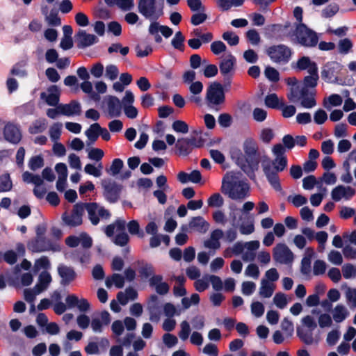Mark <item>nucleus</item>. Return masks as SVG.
I'll list each match as a JSON object with an SVG mask.
<instances>
[{"mask_svg":"<svg viewBox=\"0 0 356 356\" xmlns=\"http://www.w3.org/2000/svg\"><path fill=\"white\" fill-rule=\"evenodd\" d=\"M202 64L205 65L203 74L205 77L211 78L215 76L218 73V67L213 64H209L207 60H203Z\"/></svg>","mask_w":356,"mask_h":356,"instance_id":"6e6d98bb","label":"nucleus"},{"mask_svg":"<svg viewBox=\"0 0 356 356\" xmlns=\"http://www.w3.org/2000/svg\"><path fill=\"white\" fill-rule=\"evenodd\" d=\"M254 207V203L251 201L243 203L241 209H238L235 204L229 207L230 222L232 226H237L243 235H249L254 232V219L250 215Z\"/></svg>","mask_w":356,"mask_h":356,"instance_id":"f03ea898","label":"nucleus"},{"mask_svg":"<svg viewBox=\"0 0 356 356\" xmlns=\"http://www.w3.org/2000/svg\"><path fill=\"white\" fill-rule=\"evenodd\" d=\"M244 273L246 277L257 280L259 277L260 272L259 267L256 264H251L246 267Z\"/></svg>","mask_w":356,"mask_h":356,"instance_id":"e2e57ef3","label":"nucleus"},{"mask_svg":"<svg viewBox=\"0 0 356 356\" xmlns=\"http://www.w3.org/2000/svg\"><path fill=\"white\" fill-rule=\"evenodd\" d=\"M76 39L79 47L91 46L98 42V38L93 34H90L84 30H79L76 35Z\"/></svg>","mask_w":356,"mask_h":356,"instance_id":"412c9836","label":"nucleus"},{"mask_svg":"<svg viewBox=\"0 0 356 356\" xmlns=\"http://www.w3.org/2000/svg\"><path fill=\"white\" fill-rule=\"evenodd\" d=\"M152 51V45L145 42L139 43L136 47V56L138 57L147 56Z\"/></svg>","mask_w":356,"mask_h":356,"instance_id":"79ce46f5","label":"nucleus"},{"mask_svg":"<svg viewBox=\"0 0 356 356\" xmlns=\"http://www.w3.org/2000/svg\"><path fill=\"white\" fill-rule=\"evenodd\" d=\"M273 303L279 309H284L288 304L286 296L282 293H277L273 298Z\"/></svg>","mask_w":356,"mask_h":356,"instance_id":"13d9d810","label":"nucleus"},{"mask_svg":"<svg viewBox=\"0 0 356 356\" xmlns=\"http://www.w3.org/2000/svg\"><path fill=\"white\" fill-rule=\"evenodd\" d=\"M274 260L280 264L291 266L294 259V254L284 243L277 244L273 250Z\"/></svg>","mask_w":356,"mask_h":356,"instance_id":"9b49d317","label":"nucleus"},{"mask_svg":"<svg viewBox=\"0 0 356 356\" xmlns=\"http://www.w3.org/2000/svg\"><path fill=\"white\" fill-rule=\"evenodd\" d=\"M341 273L346 280L356 278V265L350 263L345 264L341 267Z\"/></svg>","mask_w":356,"mask_h":356,"instance_id":"4c0bfd02","label":"nucleus"},{"mask_svg":"<svg viewBox=\"0 0 356 356\" xmlns=\"http://www.w3.org/2000/svg\"><path fill=\"white\" fill-rule=\"evenodd\" d=\"M266 54L275 63L286 64L291 59V49L284 44L273 45L266 49Z\"/></svg>","mask_w":356,"mask_h":356,"instance_id":"1a4fd4ad","label":"nucleus"},{"mask_svg":"<svg viewBox=\"0 0 356 356\" xmlns=\"http://www.w3.org/2000/svg\"><path fill=\"white\" fill-rule=\"evenodd\" d=\"M355 194V190L350 186L338 185L331 191L332 199L335 202L349 200Z\"/></svg>","mask_w":356,"mask_h":356,"instance_id":"2eb2a0df","label":"nucleus"},{"mask_svg":"<svg viewBox=\"0 0 356 356\" xmlns=\"http://www.w3.org/2000/svg\"><path fill=\"white\" fill-rule=\"evenodd\" d=\"M149 285L154 288L156 293L161 295L166 294L169 291V285L163 281V277L159 275H154L149 280Z\"/></svg>","mask_w":356,"mask_h":356,"instance_id":"5701e85b","label":"nucleus"},{"mask_svg":"<svg viewBox=\"0 0 356 356\" xmlns=\"http://www.w3.org/2000/svg\"><path fill=\"white\" fill-rule=\"evenodd\" d=\"M107 113L110 118L119 117L122 113V102L115 96L106 98Z\"/></svg>","mask_w":356,"mask_h":356,"instance_id":"6ab92c4d","label":"nucleus"},{"mask_svg":"<svg viewBox=\"0 0 356 356\" xmlns=\"http://www.w3.org/2000/svg\"><path fill=\"white\" fill-rule=\"evenodd\" d=\"M298 43L305 47H314L318 43L316 33L304 24H299L292 35Z\"/></svg>","mask_w":356,"mask_h":356,"instance_id":"6e6552de","label":"nucleus"},{"mask_svg":"<svg viewBox=\"0 0 356 356\" xmlns=\"http://www.w3.org/2000/svg\"><path fill=\"white\" fill-rule=\"evenodd\" d=\"M51 276L47 271L42 272L39 277L35 287L38 290V293H42L45 291L51 282Z\"/></svg>","mask_w":356,"mask_h":356,"instance_id":"c756f323","label":"nucleus"},{"mask_svg":"<svg viewBox=\"0 0 356 356\" xmlns=\"http://www.w3.org/2000/svg\"><path fill=\"white\" fill-rule=\"evenodd\" d=\"M59 275L62 278V284H67L75 278V273L74 270L70 267L60 265L58 268Z\"/></svg>","mask_w":356,"mask_h":356,"instance_id":"cd10ccee","label":"nucleus"},{"mask_svg":"<svg viewBox=\"0 0 356 356\" xmlns=\"http://www.w3.org/2000/svg\"><path fill=\"white\" fill-rule=\"evenodd\" d=\"M208 206L213 208H220L224 204V199L222 195L216 193L211 195L207 200Z\"/></svg>","mask_w":356,"mask_h":356,"instance_id":"49530a36","label":"nucleus"},{"mask_svg":"<svg viewBox=\"0 0 356 356\" xmlns=\"http://www.w3.org/2000/svg\"><path fill=\"white\" fill-rule=\"evenodd\" d=\"M300 323L301 326L297 327V334L300 339L307 345L316 343L313 337V331L317 327L314 318L311 315L305 316Z\"/></svg>","mask_w":356,"mask_h":356,"instance_id":"39448f33","label":"nucleus"},{"mask_svg":"<svg viewBox=\"0 0 356 356\" xmlns=\"http://www.w3.org/2000/svg\"><path fill=\"white\" fill-rule=\"evenodd\" d=\"M236 59L231 54H227L220 63V71L223 74L230 73L234 68Z\"/></svg>","mask_w":356,"mask_h":356,"instance_id":"bb28decb","label":"nucleus"},{"mask_svg":"<svg viewBox=\"0 0 356 356\" xmlns=\"http://www.w3.org/2000/svg\"><path fill=\"white\" fill-rule=\"evenodd\" d=\"M107 288H111L113 285L118 289H121L124 285V278L122 275L115 273L111 277H107L105 281Z\"/></svg>","mask_w":356,"mask_h":356,"instance_id":"473e14b6","label":"nucleus"},{"mask_svg":"<svg viewBox=\"0 0 356 356\" xmlns=\"http://www.w3.org/2000/svg\"><path fill=\"white\" fill-rule=\"evenodd\" d=\"M318 78V71L309 74V75L304 78L303 87L302 88H305L306 92L308 88H314L317 86Z\"/></svg>","mask_w":356,"mask_h":356,"instance_id":"e433bc0d","label":"nucleus"},{"mask_svg":"<svg viewBox=\"0 0 356 356\" xmlns=\"http://www.w3.org/2000/svg\"><path fill=\"white\" fill-rule=\"evenodd\" d=\"M104 156V152L99 148H92L88 154V157L89 159L99 162Z\"/></svg>","mask_w":356,"mask_h":356,"instance_id":"774afa93","label":"nucleus"},{"mask_svg":"<svg viewBox=\"0 0 356 356\" xmlns=\"http://www.w3.org/2000/svg\"><path fill=\"white\" fill-rule=\"evenodd\" d=\"M191 334V326L187 321H183L180 323V330L178 333L179 337L183 341H186Z\"/></svg>","mask_w":356,"mask_h":356,"instance_id":"603ef678","label":"nucleus"},{"mask_svg":"<svg viewBox=\"0 0 356 356\" xmlns=\"http://www.w3.org/2000/svg\"><path fill=\"white\" fill-rule=\"evenodd\" d=\"M60 95V89L57 86L53 85L49 86L45 92H41L40 97L49 106H55L58 104Z\"/></svg>","mask_w":356,"mask_h":356,"instance_id":"f3484780","label":"nucleus"},{"mask_svg":"<svg viewBox=\"0 0 356 356\" xmlns=\"http://www.w3.org/2000/svg\"><path fill=\"white\" fill-rule=\"evenodd\" d=\"M164 314L169 318H172L174 316H179L181 314V311L177 309L175 306L171 303H166L163 306Z\"/></svg>","mask_w":356,"mask_h":356,"instance_id":"69168bd1","label":"nucleus"},{"mask_svg":"<svg viewBox=\"0 0 356 356\" xmlns=\"http://www.w3.org/2000/svg\"><path fill=\"white\" fill-rule=\"evenodd\" d=\"M60 114L66 116L79 115L81 112V106L79 102L72 101L69 104H59Z\"/></svg>","mask_w":356,"mask_h":356,"instance_id":"4be33fe9","label":"nucleus"},{"mask_svg":"<svg viewBox=\"0 0 356 356\" xmlns=\"http://www.w3.org/2000/svg\"><path fill=\"white\" fill-rule=\"evenodd\" d=\"M80 88H81V90L84 93L88 94L90 97V98H92V99H95V100H99V97L95 92H93V90H92L93 86H92V83L90 81H88V80L83 81L80 84Z\"/></svg>","mask_w":356,"mask_h":356,"instance_id":"09e8293b","label":"nucleus"},{"mask_svg":"<svg viewBox=\"0 0 356 356\" xmlns=\"http://www.w3.org/2000/svg\"><path fill=\"white\" fill-rule=\"evenodd\" d=\"M206 99L209 106H214L225 102V94L222 85L214 82L210 85L207 91Z\"/></svg>","mask_w":356,"mask_h":356,"instance_id":"f8f14e48","label":"nucleus"},{"mask_svg":"<svg viewBox=\"0 0 356 356\" xmlns=\"http://www.w3.org/2000/svg\"><path fill=\"white\" fill-rule=\"evenodd\" d=\"M124 166V163L120 159H115L113 160L109 168H106V172L111 176L117 175Z\"/></svg>","mask_w":356,"mask_h":356,"instance_id":"37998d69","label":"nucleus"},{"mask_svg":"<svg viewBox=\"0 0 356 356\" xmlns=\"http://www.w3.org/2000/svg\"><path fill=\"white\" fill-rule=\"evenodd\" d=\"M332 317L336 323H341L349 316L347 307L343 304H337L332 310Z\"/></svg>","mask_w":356,"mask_h":356,"instance_id":"a878e982","label":"nucleus"},{"mask_svg":"<svg viewBox=\"0 0 356 356\" xmlns=\"http://www.w3.org/2000/svg\"><path fill=\"white\" fill-rule=\"evenodd\" d=\"M84 213L83 203L76 204L70 213L65 212L62 216L64 223L70 227L79 226L82 223Z\"/></svg>","mask_w":356,"mask_h":356,"instance_id":"ddd939ff","label":"nucleus"},{"mask_svg":"<svg viewBox=\"0 0 356 356\" xmlns=\"http://www.w3.org/2000/svg\"><path fill=\"white\" fill-rule=\"evenodd\" d=\"M245 0H218V4L222 10H227L232 6H241Z\"/></svg>","mask_w":356,"mask_h":356,"instance_id":"3c124183","label":"nucleus"},{"mask_svg":"<svg viewBox=\"0 0 356 356\" xmlns=\"http://www.w3.org/2000/svg\"><path fill=\"white\" fill-rule=\"evenodd\" d=\"M103 165L100 162L97 166L92 163H88L84 167V172L95 177H99L102 175Z\"/></svg>","mask_w":356,"mask_h":356,"instance_id":"a19ab883","label":"nucleus"},{"mask_svg":"<svg viewBox=\"0 0 356 356\" xmlns=\"http://www.w3.org/2000/svg\"><path fill=\"white\" fill-rule=\"evenodd\" d=\"M63 124L60 122L54 123L49 128V134L53 142L58 141L61 135Z\"/></svg>","mask_w":356,"mask_h":356,"instance_id":"a18cd8bd","label":"nucleus"},{"mask_svg":"<svg viewBox=\"0 0 356 356\" xmlns=\"http://www.w3.org/2000/svg\"><path fill=\"white\" fill-rule=\"evenodd\" d=\"M3 136L10 143L17 144L22 139V134L18 126L8 123L3 129Z\"/></svg>","mask_w":356,"mask_h":356,"instance_id":"a211bd4d","label":"nucleus"},{"mask_svg":"<svg viewBox=\"0 0 356 356\" xmlns=\"http://www.w3.org/2000/svg\"><path fill=\"white\" fill-rule=\"evenodd\" d=\"M200 302V296L197 293H193L190 298L185 297L181 300L184 309H188L192 305H196Z\"/></svg>","mask_w":356,"mask_h":356,"instance_id":"4d7b16f0","label":"nucleus"},{"mask_svg":"<svg viewBox=\"0 0 356 356\" xmlns=\"http://www.w3.org/2000/svg\"><path fill=\"white\" fill-rule=\"evenodd\" d=\"M288 83L291 85V92L288 95V98L293 102H296V99L298 97V93L300 90L299 87L296 86L297 80L295 78H290L288 80Z\"/></svg>","mask_w":356,"mask_h":356,"instance_id":"052dcab7","label":"nucleus"},{"mask_svg":"<svg viewBox=\"0 0 356 356\" xmlns=\"http://www.w3.org/2000/svg\"><path fill=\"white\" fill-rule=\"evenodd\" d=\"M13 186V181L8 172H4L0 175V193L9 192Z\"/></svg>","mask_w":356,"mask_h":356,"instance_id":"72a5a7b5","label":"nucleus"},{"mask_svg":"<svg viewBox=\"0 0 356 356\" xmlns=\"http://www.w3.org/2000/svg\"><path fill=\"white\" fill-rule=\"evenodd\" d=\"M191 140L188 138L179 139L176 145L181 155L186 156L191 152Z\"/></svg>","mask_w":356,"mask_h":356,"instance_id":"8fccbe9b","label":"nucleus"},{"mask_svg":"<svg viewBox=\"0 0 356 356\" xmlns=\"http://www.w3.org/2000/svg\"><path fill=\"white\" fill-rule=\"evenodd\" d=\"M172 128L177 133L186 134L188 132V124L182 120H175L172 124Z\"/></svg>","mask_w":356,"mask_h":356,"instance_id":"338daca9","label":"nucleus"},{"mask_svg":"<svg viewBox=\"0 0 356 356\" xmlns=\"http://www.w3.org/2000/svg\"><path fill=\"white\" fill-rule=\"evenodd\" d=\"M342 102L343 99L339 95L332 94L324 99L323 106L326 109L330 110L332 106H339Z\"/></svg>","mask_w":356,"mask_h":356,"instance_id":"f704fd0d","label":"nucleus"},{"mask_svg":"<svg viewBox=\"0 0 356 356\" xmlns=\"http://www.w3.org/2000/svg\"><path fill=\"white\" fill-rule=\"evenodd\" d=\"M83 205L84 211H87L89 220L94 225H97L100 219H108L110 217L109 211L97 203H83Z\"/></svg>","mask_w":356,"mask_h":356,"instance_id":"9d476101","label":"nucleus"},{"mask_svg":"<svg viewBox=\"0 0 356 356\" xmlns=\"http://www.w3.org/2000/svg\"><path fill=\"white\" fill-rule=\"evenodd\" d=\"M282 103V100H280L274 93L267 95L265 98V104L269 108L279 109Z\"/></svg>","mask_w":356,"mask_h":356,"instance_id":"de8ad7c7","label":"nucleus"},{"mask_svg":"<svg viewBox=\"0 0 356 356\" xmlns=\"http://www.w3.org/2000/svg\"><path fill=\"white\" fill-rule=\"evenodd\" d=\"M275 289V284L264 279L261 281L259 288V296L262 298H268L272 296Z\"/></svg>","mask_w":356,"mask_h":356,"instance_id":"7c9ffc66","label":"nucleus"},{"mask_svg":"<svg viewBox=\"0 0 356 356\" xmlns=\"http://www.w3.org/2000/svg\"><path fill=\"white\" fill-rule=\"evenodd\" d=\"M27 248L32 252H42L51 250L55 252L60 250L58 244L43 237L42 232L39 229L37 230V236L27 243Z\"/></svg>","mask_w":356,"mask_h":356,"instance_id":"20e7f679","label":"nucleus"},{"mask_svg":"<svg viewBox=\"0 0 356 356\" xmlns=\"http://www.w3.org/2000/svg\"><path fill=\"white\" fill-rule=\"evenodd\" d=\"M222 38L231 46H236L239 42L238 36L232 31H226L223 33Z\"/></svg>","mask_w":356,"mask_h":356,"instance_id":"680f3d73","label":"nucleus"},{"mask_svg":"<svg viewBox=\"0 0 356 356\" xmlns=\"http://www.w3.org/2000/svg\"><path fill=\"white\" fill-rule=\"evenodd\" d=\"M300 99V104L305 108H312L316 104L314 94L310 93L307 95V92L305 91V88H301L298 93V97L296 99V102Z\"/></svg>","mask_w":356,"mask_h":356,"instance_id":"b1692460","label":"nucleus"},{"mask_svg":"<svg viewBox=\"0 0 356 356\" xmlns=\"http://www.w3.org/2000/svg\"><path fill=\"white\" fill-rule=\"evenodd\" d=\"M296 67L299 70H305L308 74L318 72V67L315 62L307 56H302L296 63Z\"/></svg>","mask_w":356,"mask_h":356,"instance_id":"393cba45","label":"nucleus"},{"mask_svg":"<svg viewBox=\"0 0 356 356\" xmlns=\"http://www.w3.org/2000/svg\"><path fill=\"white\" fill-rule=\"evenodd\" d=\"M220 190L234 200H243L250 195V186L239 172H227L222 178Z\"/></svg>","mask_w":356,"mask_h":356,"instance_id":"7ed1b4c3","label":"nucleus"},{"mask_svg":"<svg viewBox=\"0 0 356 356\" xmlns=\"http://www.w3.org/2000/svg\"><path fill=\"white\" fill-rule=\"evenodd\" d=\"M189 227L199 232L205 233L209 227V225L201 216L194 217L189 222Z\"/></svg>","mask_w":356,"mask_h":356,"instance_id":"c85d7f7f","label":"nucleus"},{"mask_svg":"<svg viewBox=\"0 0 356 356\" xmlns=\"http://www.w3.org/2000/svg\"><path fill=\"white\" fill-rule=\"evenodd\" d=\"M102 185L106 199L110 202H115L119 199L121 186L111 179H103Z\"/></svg>","mask_w":356,"mask_h":356,"instance_id":"4468645a","label":"nucleus"},{"mask_svg":"<svg viewBox=\"0 0 356 356\" xmlns=\"http://www.w3.org/2000/svg\"><path fill=\"white\" fill-rule=\"evenodd\" d=\"M243 150L248 156H253L257 154L258 147L257 142L252 138H247L243 143Z\"/></svg>","mask_w":356,"mask_h":356,"instance_id":"c9c22d12","label":"nucleus"},{"mask_svg":"<svg viewBox=\"0 0 356 356\" xmlns=\"http://www.w3.org/2000/svg\"><path fill=\"white\" fill-rule=\"evenodd\" d=\"M275 159L271 160L268 156H264L261 160V167L264 173L270 184L277 191H282L278 172H282L287 166L288 161L285 155V149L280 143L275 144L272 147Z\"/></svg>","mask_w":356,"mask_h":356,"instance_id":"f257e3e1","label":"nucleus"},{"mask_svg":"<svg viewBox=\"0 0 356 356\" xmlns=\"http://www.w3.org/2000/svg\"><path fill=\"white\" fill-rule=\"evenodd\" d=\"M47 123L45 119H39L34 121L29 127V132L31 134H37L43 132L47 129Z\"/></svg>","mask_w":356,"mask_h":356,"instance_id":"ea45409f","label":"nucleus"},{"mask_svg":"<svg viewBox=\"0 0 356 356\" xmlns=\"http://www.w3.org/2000/svg\"><path fill=\"white\" fill-rule=\"evenodd\" d=\"M346 302L350 309L356 308V289L347 287L345 291Z\"/></svg>","mask_w":356,"mask_h":356,"instance_id":"c03bdc74","label":"nucleus"},{"mask_svg":"<svg viewBox=\"0 0 356 356\" xmlns=\"http://www.w3.org/2000/svg\"><path fill=\"white\" fill-rule=\"evenodd\" d=\"M328 261L334 265L339 266L343 263L342 254L337 250H332L327 256Z\"/></svg>","mask_w":356,"mask_h":356,"instance_id":"0e129e2a","label":"nucleus"},{"mask_svg":"<svg viewBox=\"0 0 356 356\" xmlns=\"http://www.w3.org/2000/svg\"><path fill=\"white\" fill-rule=\"evenodd\" d=\"M127 227L130 234L137 235L140 238L144 236V233L140 230V225L137 220H131L127 223Z\"/></svg>","mask_w":356,"mask_h":356,"instance_id":"864d4df0","label":"nucleus"},{"mask_svg":"<svg viewBox=\"0 0 356 356\" xmlns=\"http://www.w3.org/2000/svg\"><path fill=\"white\" fill-rule=\"evenodd\" d=\"M100 125L94 123L85 131V135L91 143H94L99 136Z\"/></svg>","mask_w":356,"mask_h":356,"instance_id":"58836bf2","label":"nucleus"},{"mask_svg":"<svg viewBox=\"0 0 356 356\" xmlns=\"http://www.w3.org/2000/svg\"><path fill=\"white\" fill-rule=\"evenodd\" d=\"M209 286V275L203 276L202 278L197 280L194 283L195 289L199 292L205 291Z\"/></svg>","mask_w":356,"mask_h":356,"instance_id":"bf43d9fd","label":"nucleus"},{"mask_svg":"<svg viewBox=\"0 0 356 356\" xmlns=\"http://www.w3.org/2000/svg\"><path fill=\"white\" fill-rule=\"evenodd\" d=\"M126 221L123 219L117 220L113 224L108 225L105 229V233L108 237L112 236L115 233L116 234L113 238L115 244L124 246L129 240V235L125 232Z\"/></svg>","mask_w":356,"mask_h":356,"instance_id":"0eeeda50","label":"nucleus"},{"mask_svg":"<svg viewBox=\"0 0 356 356\" xmlns=\"http://www.w3.org/2000/svg\"><path fill=\"white\" fill-rule=\"evenodd\" d=\"M203 90V84L197 81L191 83L189 90L193 95L190 97V100L196 104H200L202 101L200 97L198 96Z\"/></svg>","mask_w":356,"mask_h":356,"instance_id":"2f4dec72","label":"nucleus"},{"mask_svg":"<svg viewBox=\"0 0 356 356\" xmlns=\"http://www.w3.org/2000/svg\"><path fill=\"white\" fill-rule=\"evenodd\" d=\"M332 317L326 313L321 314L318 317V324L322 329L330 327L332 325Z\"/></svg>","mask_w":356,"mask_h":356,"instance_id":"5fc2aeb1","label":"nucleus"},{"mask_svg":"<svg viewBox=\"0 0 356 356\" xmlns=\"http://www.w3.org/2000/svg\"><path fill=\"white\" fill-rule=\"evenodd\" d=\"M340 70V65L336 62L327 63L323 68L321 76L327 82H332Z\"/></svg>","mask_w":356,"mask_h":356,"instance_id":"aec40b11","label":"nucleus"},{"mask_svg":"<svg viewBox=\"0 0 356 356\" xmlns=\"http://www.w3.org/2000/svg\"><path fill=\"white\" fill-rule=\"evenodd\" d=\"M259 247L260 243L259 241H251L245 243L236 242L231 248L225 250L224 255L229 257L232 254L235 255L243 254V252L245 248L259 249Z\"/></svg>","mask_w":356,"mask_h":356,"instance_id":"dca6fc26","label":"nucleus"},{"mask_svg":"<svg viewBox=\"0 0 356 356\" xmlns=\"http://www.w3.org/2000/svg\"><path fill=\"white\" fill-rule=\"evenodd\" d=\"M163 0H139L138 12L149 19H156L163 15Z\"/></svg>","mask_w":356,"mask_h":356,"instance_id":"423d86ee","label":"nucleus"}]
</instances>
